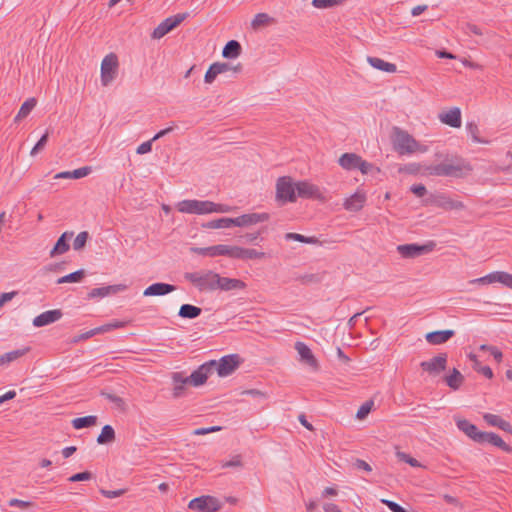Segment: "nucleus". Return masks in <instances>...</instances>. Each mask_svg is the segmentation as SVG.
Listing matches in <instances>:
<instances>
[{"label": "nucleus", "instance_id": "nucleus-1", "mask_svg": "<svg viewBox=\"0 0 512 512\" xmlns=\"http://www.w3.org/2000/svg\"><path fill=\"white\" fill-rule=\"evenodd\" d=\"M472 170L471 166L461 157H446L441 163L425 168L431 176L462 178Z\"/></svg>", "mask_w": 512, "mask_h": 512}, {"label": "nucleus", "instance_id": "nucleus-2", "mask_svg": "<svg viewBox=\"0 0 512 512\" xmlns=\"http://www.w3.org/2000/svg\"><path fill=\"white\" fill-rule=\"evenodd\" d=\"M391 141L394 150L400 155H411L416 152L424 153L427 151L426 146L419 144L412 135L397 126L392 128Z\"/></svg>", "mask_w": 512, "mask_h": 512}, {"label": "nucleus", "instance_id": "nucleus-3", "mask_svg": "<svg viewBox=\"0 0 512 512\" xmlns=\"http://www.w3.org/2000/svg\"><path fill=\"white\" fill-rule=\"evenodd\" d=\"M216 367V360H210L200 365L195 371L191 373L190 376H184L182 372H175L172 374V380L180 381V382H189V385L192 386H201L203 385L209 375H211Z\"/></svg>", "mask_w": 512, "mask_h": 512}, {"label": "nucleus", "instance_id": "nucleus-4", "mask_svg": "<svg viewBox=\"0 0 512 512\" xmlns=\"http://www.w3.org/2000/svg\"><path fill=\"white\" fill-rule=\"evenodd\" d=\"M184 278L193 284L199 291L217 290V278L219 274L211 270L205 272H187Z\"/></svg>", "mask_w": 512, "mask_h": 512}, {"label": "nucleus", "instance_id": "nucleus-5", "mask_svg": "<svg viewBox=\"0 0 512 512\" xmlns=\"http://www.w3.org/2000/svg\"><path fill=\"white\" fill-rule=\"evenodd\" d=\"M338 164L347 171L359 170L363 175L370 173L374 169L372 163L362 159L355 153H344L338 159Z\"/></svg>", "mask_w": 512, "mask_h": 512}, {"label": "nucleus", "instance_id": "nucleus-6", "mask_svg": "<svg viewBox=\"0 0 512 512\" xmlns=\"http://www.w3.org/2000/svg\"><path fill=\"white\" fill-rule=\"evenodd\" d=\"M296 183H293L292 178L289 176H282L276 182V199L282 204L287 202H295Z\"/></svg>", "mask_w": 512, "mask_h": 512}, {"label": "nucleus", "instance_id": "nucleus-7", "mask_svg": "<svg viewBox=\"0 0 512 512\" xmlns=\"http://www.w3.org/2000/svg\"><path fill=\"white\" fill-rule=\"evenodd\" d=\"M212 204L213 202L208 200H182L177 204V210L187 214H210L212 213Z\"/></svg>", "mask_w": 512, "mask_h": 512}, {"label": "nucleus", "instance_id": "nucleus-8", "mask_svg": "<svg viewBox=\"0 0 512 512\" xmlns=\"http://www.w3.org/2000/svg\"><path fill=\"white\" fill-rule=\"evenodd\" d=\"M118 57L114 53H110L104 57L101 63V83L108 86L117 76Z\"/></svg>", "mask_w": 512, "mask_h": 512}, {"label": "nucleus", "instance_id": "nucleus-9", "mask_svg": "<svg viewBox=\"0 0 512 512\" xmlns=\"http://www.w3.org/2000/svg\"><path fill=\"white\" fill-rule=\"evenodd\" d=\"M435 247L436 243L434 241H428L423 245L414 243L398 245L397 251L403 258H416L432 252Z\"/></svg>", "mask_w": 512, "mask_h": 512}, {"label": "nucleus", "instance_id": "nucleus-10", "mask_svg": "<svg viewBox=\"0 0 512 512\" xmlns=\"http://www.w3.org/2000/svg\"><path fill=\"white\" fill-rule=\"evenodd\" d=\"M187 13H179L163 20L152 32L153 39H161L170 31L179 26L187 17Z\"/></svg>", "mask_w": 512, "mask_h": 512}, {"label": "nucleus", "instance_id": "nucleus-11", "mask_svg": "<svg viewBox=\"0 0 512 512\" xmlns=\"http://www.w3.org/2000/svg\"><path fill=\"white\" fill-rule=\"evenodd\" d=\"M220 501L213 496H201L192 499L188 507L200 512H216L221 509Z\"/></svg>", "mask_w": 512, "mask_h": 512}, {"label": "nucleus", "instance_id": "nucleus-12", "mask_svg": "<svg viewBox=\"0 0 512 512\" xmlns=\"http://www.w3.org/2000/svg\"><path fill=\"white\" fill-rule=\"evenodd\" d=\"M297 196L304 199H315L320 202H326L327 198L324 196L320 188L308 181H299L296 183Z\"/></svg>", "mask_w": 512, "mask_h": 512}, {"label": "nucleus", "instance_id": "nucleus-13", "mask_svg": "<svg viewBox=\"0 0 512 512\" xmlns=\"http://www.w3.org/2000/svg\"><path fill=\"white\" fill-rule=\"evenodd\" d=\"M241 364V358L238 354H230L223 356L219 361H216L217 371L220 377H225L232 374Z\"/></svg>", "mask_w": 512, "mask_h": 512}, {"label": "nucleus", "instance_id": "nucleus-14", "mask_svg": "<svg viewBox=\"0 0 512 512\" xmlns=\"http://www.w3.org/2000/svg\"><path fill=\"white\" fill-rule=\"evenodd\" d=\"M447 354L440 353L437 356L427 361H422L420 367L423 371L429 373L432 376H437L447 367Z\"/></svg>", "mask_w": 512, "mask_h": 512}, {"label": "nucleus", "instance_id": "nucleus-15", "mask_svg": "<svg viewBox=\"0 0 512 512\" xmlns=\"http://www.w3.org/2000/svg\"><path fill=\"white\" fill-rule=\"evenodd\" d=\"M233 219V226L248 227L269 220L268 213L243 214Z\"/></svg>", "mask_w": 512, "mask_h": 512}, {"label": "nucleus", "instance_id": "nucleus-16", "mask_svg": "<svg viewBox=\"0 0 512 512\" xmlns=\"http://www.w3.org/2000/svg\"><path fill=\"white\" fill-rule=\"evenodd\" d=\"M431 202L444 210H462L465 208L463 202L451 199L445 194L434 195Z\"/></svg>", "mask_w": 512, "mask_h": 512}, {"label": "nucleus", "instance_id": "nucleus-17", "mask_svg": "<svg viewBox=\"0 0 512 512\" xmlns=\"http://www.w3.org/2000/svg\"><path fill=\"white\" fill-rule=\"evenodd\" d=\"M295 349L300 356V361L313 369H318V361L313 355L311 349L303 342H296Z\"/></svg>", "mask_w": 512, "mask_h": 512}, {"label": "nucleus", "instance_id": "nucleus-18", "mask_svg": "<svg viewBox=\"0 0 512 512\" xmlns=\"http://www.w3.org/2000/svg\"><path fill=\"white\" fill-rule=\"evenodd\" d=\"M62 311L60 309L48 310L33 319V325L35 327H43L58 321L62 317Z\"/></svg>", "mask_w": 512, "mask_h": 512}, {"label": "nucleus", "instance_id": "nucleus-19", "mask_svg": "<svg viewBox=\"0 0 512 512\" xmlns=\"http://www.w3.org/2000/svg\"><path fill=\"white\" fill-rule=\"evenodd\" d=\"M366 202V194L363 191H356L353 195L346 198L343 207L347 211L357 212L361 210Z\"/></svg>", "mask_w": 512, "mask_h": 512}, {"label": "nucleus", "instance_id": "nucleus-20", "mask_svg": "<svg viewBox=\"0 0 512 512\" xmlns=\"http://www.w3.org/2000/svg\"><path fill=\"white\" fill-rule=\"evenodd\" d=\"M456 424L458 429L465 433L469 438L477 443L482 444V438L479 436L484 435L485 432L479 431L474 424L466 419H460L456 422Z\"/></svg>", "mask_w": 512, "mask_h": 512}, {"label": "nucleus", "instance_id": "nucleus-21", "mask_svg": "<svg viewBox=\"0 0 512 512\" xmlns=\"http://www.w3.org/2000/svg\"><path fill=\"white\" fill-rule=\"evenodd\" d=\"M442 123L449 125L453 128L461 127V111L458 107L451 108L439 115Z\"/></svg>", "mask_w": 512, "mask_h": 512}, {"label": "nucleus", "instance_id": "nucleus-22", "mask_svg": "<svg viewBox=\"0 0 512 512\" xmlns=\"http://www.w3.org/2000/svg\"><path fill=\"white\" fill-rule=\"evenodd\" d=\"M246 286V283L240 279L221 277L220 275L217 278V289L220 290H243Z\"/></svg>", "mask_w": 512, "mask_h": 512}, {"label": "nucleus", "instance_id": "nucleus-23", "mask_svg": "<svg viewBox=\"0 0 512 512\" xmlns=\"http://www.w3.org/2000/svg\"><path fill=\"white\" fill-rule=\"evenodd\" d=\"M454 334L453 330L432 331L426 334L425 339L429 344L440 345L447 342Z\"/></svg>", "mask_w": 512, "mask_h": 512}, {"label": "nucleus", "instance_id": "nucleus-24", "mask_svg": "<svg viewBox=\"0 0 512 512\" xmlns=\"http://www.w3.org/2000/svg\"><path fill=\"white\" fill-rule=\"evenodd\" d=\"M176 290V287L171 284L167 283H154L150 286H148L145 290L143 295L144 296H162L169 294Z\"/></svg>", "mask_w": 512, "mask_h": 512}, {"label": "nucleus", "instance_id": "nucleus-25", "mask_svg": "<svg viewBox=\"0 0 512 512\" xmlns=\"http://www.w3.org/2000/svg\"><path fill=\"white\" fill-rule=\"evenodd\" d=\"M479 437L482 438V443H489L507 453H512V447L505 443L503 439L496 433L485 432L484 435H480Z\"/></svg>", "mask_w": 512, "mask_h": 512}, {"label": "nucleus", "instance_id": "nucleus-26", "mask_svg": "<svg viewBox=\"0 0 512 512\" xmlns=\"http://www.w3.org/2000/svg\"><path fill=\"white\" fill-rule=\"evenodd\" d=\"M73 236V232H64L57 240L56 244L50 251V257H55L56 255H61L66 253L70 246L68 240Z\"/></svg>", "mask_w": 512, "mask_h": 512}, {"label": "nucleus", "instance_id": "nucleus-27", "mask_svg": "<svg viewBox=\"0 0 512 512\" xmlns=\"http://www.w3.org/2000/svg\"><path fill=\"white\" fill-rule=\"evenodd\" d=\"M483 419L488 425L498 427L499 429L512 434V426L500 416L492 413H485L483 415Z\"/></svg>", "mask_w": 512, "mask_h": 512}, {"label": "nucleus", "instance_id": "nucleus-28", "mask_svg": "<svg viewBox=\"0 0 512 512\" xmlns=\"http://www.w3.org/2000/svg\"><path fill=\"white\" fill-rule=\"evenodd\" d=\"M190 252L209 257L224 256V244L209 247H191Z\"/></svg>", "mask_w": 512, "mask_h": 512}, {"label": "nucleus", "instance_id": "nucleus-29", "mask_svg": "<svg viewBox=\"0 0 512 512\" xmlns=\"http://www.w3.org/2000/svg\"><path fill=\"white\" fill-rule=\"evenodd\" d=\"M367 62L375 69L388 72V73H395L397 71V66L393 63H389L384 61L381 58L378 57H367Z\"/></svg>", "mask_w": 512, "mask_h": 512}, {"label": "nucleus", "instance_id": "nucleus-30", "mask_svg": "<svg viewBox=\"0 0 512 512\" xmlns=\"http://www.w3.org/2000/svg\"><path fill=\"white\" fill-rule=\"evenodd\" d=\"M92 171V168L90 166H84L78 169H75L73 171H64L60 172L55 175L56 179H63V178H73V179H80L87 175H89Z\"/></svg>", "mask_w": 512, "mask_h": 512}, {"label": "nucleus", "instance_id": "nucleus-31", "mask_svg": "<svg viewBox=\"0 0 512 512\" xmlns=\"http://www.w3.org/2000/svg\"><path fill=\"white\" fill-rule=\"evenodd\" d=\"M124 287L121 285H110L106 287H99V288H93L89 293V298H96V297H105L110 294L117 293L121 291Z\"/></svg>", "mask_w": 512, "mask_h": 512}, {"label": "nucleus", "instance_id": "nucleus-32", "mask_svg": "<svg viewBox=\"0 0 512 512\" xmlns=\"http://www.w3.org/2000/svg\"><path fill=\"white\" fill-rule=\"evenodd\" d=\"M242 51V47L240 43L236 40H230L226 43V45L223 48L222 56L224 58H237Z\"/></svg>", "mask_w": 512, "mask_h": 512}, {"label": "nucleus", "instance_id": "nucleus-33", "mask_svg": "<svg viewBox=\"0 0 512 512\" xmlns=\"http://www.w3.org/2000/svg\"><path fill=\"white\" fill-rule=\"evenodd\" d=\"M201 313L202 309L200 307L191 304H183L180 306L178 315L184 319H195L200 316Z\"/></svg>", "mask_w": 512, "mask_h": 512}, {"label": "nucleus", "instance_id": "nucleus-34", "mask_svg": "<svg viewBox=\"0 0 512 512\" xmlns=\"http://www.w3.org/2000/svg\"><path fill=\"white\" fill-rule=\"evenodd\" d=\"M444 379L446 384L453 390H458L464 381L463 375L456 368Z\"/></svg>", "mask_w": 512, "mask_h": 512}, {"label": "nucleus", "instance_id": "nucleus-35", "mask_svg": "<svg viewBox=\"0 0 512 512\" xmlns=\"http://www.w3.org/2000/svg\"><path fill=\"white\" fill-rule=\"evenodd\" d=\"M232 226H233V219L226 218V217L214 219V220H211V221H208V222L202 224V227L206 228V229L230 228Z\"/></svg>", "mask_w": 512, "mask_h": 512}, {"label": "nucleus", "instance_id": "nucleus-36", "mask_svg": "<svg viewBox=\"0 0 512 512\" xmlns=\"http://www.w3.org/2000/svg\"><path fill=\"white\" fill-rule=\"evenodd\" d=\"M29 350H30V348L27 347L24 349L10 351V352H7V353L1 355L0 356V366L9 364V363L17 360L18 358L24 356Z\"/></svg>", "mask_w": 512, "mask_h": 512}, {"label": "nucleus", "instance_id": "nucleus-37", "mask_svg": "<svg viewBox=\"0 0 512 512\" xmlns=\"http://www.w3.org/2000/svg\"><path fill=\"white\" fill-rule=\"evenodd\" d=\"M115 440V431L111 425H105L97 437V443L100 445L112 443Z\"/></svg>", "mask_w": 512, "mask_h": 512}, {"label": "nucleus", "instance_id": "nucleus-38", "mask_svg": "<svg viewBox=\"0 0 512 512\" xmlns=\"http://www.w3.org/2000/svg\"><path fill=\"white\" fill-rule=\"evenodd\" d=\"M37 101L35 98H29L27 99L20 107V110L16 117L14 118V122H18L21 119L27 117L29 113L34 109L36 106Z\"/></svg>", "mask_w": 512, "mask_h": 512}, {"label": "nucleus", "instance_id": "nucleus-39", "mask_svg": "<svg viewBox=\"0 0 512 512\" xmlns=\"http://www.w3.org/2000/svg\"><path fill=\"white\" fill-rule=\"evenodd\" d=\"M97 423V417L94 415L84 416V417H78L72 420V426L75 429H83L87 427H92L96 425Z\"/></svg>", "mask_w": 512, "mask_h": 512}, {"label": "nucleus", "instance_id": "nucleus-40", "mask_svg": "<svg viewBox=\"0 0 512 512\" xmlns=\"http://www.w3.org/2000/svg\"><path fill=\"white\" fill-rule=\"evenodd\" d=\"M274 22V19L270 17L267 13H258L255 15L251 22V26L253 29H258L262 26L269 25Z\"/></svg>", "mask_w": 512, "mask_h": 512}, {"label": "nucleus", "instance_id": "nucleus-41", "mask_svg": "<svg viewBox=\"0 0 512 512\" xmlns=\"http://www.w3.org/2000/svg\"><path fill=\"white\" fill-rule=\"evenodd\" d=\"M285 238L287 240H295V241L307 243V244H320V241L318 240L317 237H315V236L307 237V236H304V235L298 234V233H292V232L287 233L285 235Z\"/></svg>", "mask_w": 512, "mask_h": 512}, {"label": "nucleus", "instance_id": "nucleus-42", "mask_svg": "<svg viewBox=\"0 0 512 512\" xmlns=\"http://www.w3.org/2000/svg\"><path fill=\"white\" fill-rule=\"evenodd\" d=\"M224 256L244 260V248L239 246L224 245Z\"/></svg>", "mask_w": 512, "mask_h": 512}, {"label": "nucleus", "instance_id": "nucleus-43", "mask_svg": "<svg viewBox=\"0 0 512 512\" xmlns=\"http://www.w3.org/2000/svg\"><path fill=\"white\" fill-rule=\"evenodd\" d=\"M85 276L84 270H77L57 280V284L80 282Z\"/></svg>", "mask_w": 512, "mask_h": 512}, {"label": "nucleus", "instance_id": "nucleus-44", "mask_svg": "<svg viewBox=\"0 0 512 512\" xmlns=\"http://www.w3.org/2000/svg\"><path fill=\"white\" fill-rule=\"evenodd\" d=\"M346 0H312V5L317 9H327L343 4Z\"/></svg>", "mask_w": 512, "mask_h": 512}, {"label": "nucleus", "instance_id": "nucleus-45", "mask_svg": "<svg viewBox=\"0 0 512 512\" xmlns=\"http://www.w3.org/2000/svg\"><path fill=\"white\" fill-rule=\"evenodd\" d=\"M466 129H467V132L468 134L471 136L472 140L475 142V143H488V141L486 140H483L479 137V128H478V125L474 122H469L467 123L466 125Z\"/></svg>", "mask_w": 512, "mask_h": 512}, {"label": "nucleus", "instance_id": "nucleus-46", "mask_svg": "<svg viewBox=\"0 0 512 512\" xmlns=\"http://www.w3.org/2000/svg\"><path fill=\"white\" fill-rule=\"evenodd\" d=\"M213 65H215V68H216L218 74H222V73H225V72H228L231 70L234 72H239L242 69L241 64L232 66L231 64H229L227 62H215V63H213Z\"/></svg>", "mask_w": 512, "mask_h": 512}, {"label": "nucleus", "instance_id": "nucleus-47", "mask_svg": "<svg viewBox=\"0 0 512 512\" xmlns=\"http://www.w3.org/2000/svg\"><path fill=\"white\" fill-rule=\"evenodd\" d=\"M124 326H125L124 322L113 321L111 323H107V324H104V325H102L100 327L94 328V331H95V335H96V334H100V333L109 332V331H111L113 329L122 328Z\"/></svg>", "mask_w": 512, "mask_h": 512}, {"label": "nucleus", "instance_id": "nucleus-48", "mask_svg": "<svg viewBox=\"0 0 512 512\" xmlns=\"http://www.w3.org/2000/svg\"><path fill=\"white\" fill-rule=\"evenodd\" d=\"M88 238H89V233L87 231L80 232L74 239V242H73L74 250H76V251L82 250L85 247Z\"/></svg>", "mask_w": 512, "mask_h": 512}, {"label": "nucleus", "instance_id": "nucleus-49", "mask_svg": "<svg viewBox=\"0 0 512 512\" xmlns=\"http://www.w3.org/2000/svg\"><path fill=\"white\" fill-rule=\"evenodd\" d=\"M374 402L372 400L366 401L363 403L356 413V417L359 420H362L367 417V415L371 412L373 408Z\"/></svg>", "mask_w": 512, "mask_h": 512}, {"label": "nucleus", "instance_id": "nucleus-50", "mask_svg": "<svg viewBox=\"0 0 512 512\" xmlns=\"http://www.w3.org/2000/svg\"><path fill=\"white\" fill-rule=\"evenodd\" d=\"M101 395L104 396L111 403L115 404L118 408L124 409L125 401L120 396L108 392H101Z\"/></svg>", "mask_w": 512, "mask_h": 512}, {"label": "nucleus", "instance_id": "nucleus-51", "mask_svg": "<svg viewBox=\"0 0 512 512\" xmlns=\"http://www.w3.org/2000/svg\"><path fill=\"white\" fill-rule=\"evenodd\" d=\"M396 456L399 459V461L405 462L412 467H420L421 466V464L418 462L417 459L411 457L409 454H407L405 452L397 451Z\"/></svg>", "mask_w": 512, "mask_h": 512}, {"label": "nucleus", "instance_id": "nucleus-52", "mask_svg": "<svg viewBox=\"0 0 512 512\" xmlns=\"http://www.w3.org/2000/svg\"><path fill=\"white\" fill-rule=\"evenodd\" d=\"M48 138H49V133L47 131L44 135H42V137L38 140V142L32 148L30 155L35 156L37 153L42 151L44 149L45 145L47 144Z\"/></svg>", "mask_w": 512, "mask_h": 512}, {"label": "nucleus", "instance_id": "nucleus-53", "mask_svg": "<svg viewBox=\"0 0 512 512\" xmlns=\"http://www.w3.org/2000/svg\"><path fill=\"white\" fill-rule=\"evenodd\" d=\"M265 253L261 251H257L255 249L244 248V260L251 259H263L265 258Z\"/></svg>", "mask_w": 512, "mask_h": 512}, {"label": "nucleus", "instance_id": "nucleus-54", "mask_svg": "<svg viewBox=\"0 0 512 512\" xmlns=\"http://www.w3.org/2000/svg\"><path fill=\"white\" fill-rule=\"evenodd\" d=\"M93 474L90 471H84L80 473H76L68 478V481L70 482H80V481H87L92 479Z\"/></svg>", "mask_w": 512, "mask_h": 512}, {"label": "nucleus", "instance_id": "nucleus-55", "mask_svg": "<svg viewBox=\"0 0 512 512\" xmlns=\"http://www.w3.org/2000/svg\"><path fill=\"white\" fill-rule=\"evenodd\" d=\"M174 388H173V397L179 398L184 394L185 385L189 384V382H180L173 380Z\"/></svg>", "mask_w": 512, "mask_h": 512}, {"label": "nucleus", "instance_id": "nucleus-56", "mask_svg": "<svg viewBox=\"0 0 512 512\" xmlns=\"http://www.w3.org/2000/svg\"><path fill=\"white\" fill-rule=\"evenodd\" d=\"M218 75L219 74L215 68V65L211 64L204 76L205 83H207V84L213 83V81L216 79V77Z\"/></svg>", "mask_w": 512, "mask_h": 512}, {"label": "nucleus", "instance_id": "nucleus-57", "mask_svg": "<svg viewBox=\"0 0 512 512\" xmlns=\"http://www.w3.org/2000/svg\"><path fill=\"white\" fill-rule=\"evenodd\" d=\"M499 283L512 289V274L504 271H499Z\"/></svg>", "mask_w": 512, "mask_h": 512}, {"label": "nucleus", "instance_id": "nucleus-58", "mask_svg": "<svg viewBox=\"0 0 512 512\" xmlns=\"http://www.w3.org/2000/svg\"><path fill=\"white\" fill-rule=\"evenodd\" d=\"M398 171L400 173L405 172L408 174H417L420 171V165L416 163H410L400 167Z\"/></svg>", "mask_w": 512, "mask_h": 512}, {"label": "nucleus", "instance_id": "nucleus-59", "mask_svg": "<svg viewBox=\"0 0 512 512\" xmlns=\"http://www.w3.org/2000/svg\"><path fill=\"white\" fill-rule=\"evenodd\" d=\"M8 504L11 507L17 506L21 509H26V508L33 506L32 502L24 501V500H20V499H16V498L10 499Z\"/></svg>", "mask_w": 512, "mask_h": 512}, {"label": "nucleus", "instance_id": "nucleus-60", "mask_svg": "<svg viewBox=\"0 0 512 512\" xmlns=\"http://www.w3.org/2000/svg\"><path fill=\"white\" fill-rule=\"evenodd\" d=\"M473 368L478 373H481L486 378L491 379L493 377V371L489 366H480V363L476 366L473 365Z\"/></svg>", "mask_w": 512, "mask_h": 512}, {"label": "nucleus", "instance_id": "nucleus-61", "mask_svg": "<svg viewBox=\"0 0 512 512\" xmlns=\"http://www.w3.org/2000/svg\"><path fill=\"white\" fill-rule=\"evenodd\" d=\"M381 502L385 504L392 512H406V510L396 502L386 499H382Z\"/></svg>", "mask_w": 512, "mask_h": 512}, {"label": "nucleus", "instance_id": "nucleus-62", "mask_svg": "<svg viewBox=\"0 0 512 512\" xmlns=\"http://www.w3.org/2000/svg\"><path fill=\"white\" fill-rule=\"evenodd\" d=\"M242 466V459L240 455H235L231 460L224 462L222 464V468H229V467H241Z\"/></svg>", "mask_w": 512, "mask_h": 512}, {"label": "nucleus", "instance_id": "nucleus-63", "mask_svg": "<svg viewBox=\"0 0 512 512\" xmlns=\"http://www.w3.org/2000/svg\"><path fill=\"white\" fill-rule=\"evenodd\" d=\"M125 492L124 489H119V490H114V491H110V490H105V489H100V493L105 496L106 498H117L121 495H123Z\"/></svg>", "mask_w": 512, "mask_h": 512}, {"label": "nucleus", "instance_id": "nucleus-64", "mask_svg": "<svg viewBox=\"0 0 512 512\" xmlns=\"http://www.w3.org/2000/svg\"><path fill=\"white\" fill-rule=\"evenodd\" d=\"M152 142H153V140L151 139L149 141H146V142H143L142 144H140L136 150L137 154H146V153L151 152Z\"/></svg>", "mask_w": 512, "mask_h": 512}]
</instances>
